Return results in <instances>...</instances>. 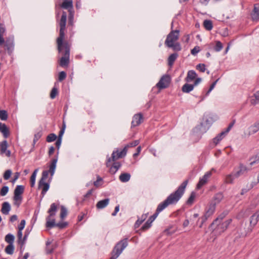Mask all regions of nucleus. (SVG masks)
Segmentation results:
<instances>
[{"label": "nucleus", "mask_w": 259, "mask_h": 259, "mask_svg": "<svg viewBox=\"0 0 259 259\" xmlns=\"http://www.w3.org/2000/svg\"><path fill=\"white\" fill-rule=\"evenodd\" d=\"M66 19L67 14L65 12H63L59 22L60 27L59 36L57 39L58 52L62 54V57L59 60V65L62 67H67L69 64L70 46L67 41L63 42Z\"/></svg>", "instance_id": "1"}, {"label": "nucleus", "mask_w": 259, "mask_h": 259, "mask_svg": "<svg viewBox=\"0 0 259 259\" xmlns=\"http://www.w3.org/2000/svg\"><path fill=\"white\" fill-rule=\"evenodd\" d=\"M188 183V180L184 181L174 192L171 193L165 200L159 203L155 212L147 221L151 224L161 211L168 205L176 204L183 195Z\"/></svg>", "instance_id": "2"}, {"label": "nucleus", "mask_w": 259, "mask_h": 259, "mask_svg": "<svg viewBox=\"0 0 259 259\" xmlns=\"http://www.w3.org/2000/svg\"><path fill=\"white\" fill-rule=\"evenodd\" d=\"M57 160V158L53 159L52 160L51 163L49 166V170L43 171L42 173L41 178L38 183V188L42 189L41 194L42 197L44 196L46 192L49 190L50 187L49 184L46 183L45 181L48 178L49 173L51 174V176H53L54 174Z\"/></svg>", "instance_id": "3"}, {"label": "nucleus", "mask_w": 259, "mask_h": 259, "mask_svg": "<svg viewBox=\"0 0 259 259\" xmlns=\"http://www.w3.org/2000/svg\"><path fill=\"white\" fill-rule=\"evenodd\" d=\"M57 210V205L55 203H52L48 211L49 215L46 218L47 222L46 225L47 228H52L54 227H58L62 229L66 228L68 226V224L67 222H65L56 224L55 219H52V217L55 215Z\"/></svg>", "instance_id": "4"}, {"label": "nucleus", "mask_w": 259, "mask_h": 259, "mask_svg": "<svg viewBox=\"0 0 259 259\" xmlns=\"http://www.w3.org/2000/svg\"><path fill=\"white\" fill-rule=\"evenodd\" d=\"M127 245V238H124L117 243L111 252L110 259H116Z\"/></svg>", "instance_id": "5"}, {"label": "nucleus", "mask_w": 259, "mask_h": 259, "mask_svg": "<svg viewBox=\"0 0 259 259\" xmlns=\"http://www.w3.org/2000/svg\"><path fill=\"white\" fill-rule=\"evenodd\" d=\"M126 153L127 151L124 148H123L120 151H119L118 150L113 151L111 154V157H108L107 158V161L106 162V166H110L111 161H116L117 159L124 157L126 155Z\"/></svg>", "instance_id": "6"}, {"label": "nucleus", "mask_w": 259, "mask_h": 259, "mask_svg": "<svg viewBox=\"0 0 259 259\" xmlns=\"http://www.w3.org/2000/svg\"><path fill=\"white\" fill-rule=\"evenodd\" d=\"M180 31L179 30H172L167 35L165 40V45L167 46H172L171 44L177 41L179 38Z\"/></svg>", "instance_id": "7"}, {"label": "nucleus", "mask_w": 259, "mask_h": 259, "mask_svg": "<svg viewBox=\"0 0 259 259\" xmlns=\"http://www.w3.org/2000/svg\"><path fill=\"white\" fill-rule=\"evenodd\" d=\"M24 191V187L22 185H18L14 190V200L15 205L19 206L21 202L22 197L21 195Z\"/></svg>", "instance_id": "8"}, {"label": "nucleus", "mask_w": 259, "mask_h": 259, "mask_svg": "<svg viewBox=\"0 0 259 259\" xmlns=\"http://www.w3.org/2000/svg\"><path fill=\"white\" fill-rule=\"evenodd\" d=\"M232 220L230 219L225 222H218L217 224H214L217 226L214 229V231L219 234H221L224 232L228 228L230 224L231 223Z\"/></svg>", "instance_id": "9"}, {"label": "nucleus", "mask_w": 259, "mask_h": 259, "mask_svg": "<svg viewBox=\"0 0 259 259\" xmlns=\"http://www.w3.org/2000/svg\"><path fill=\"white\" fill-rule=\"evenodd\" d=\"M170 77L169 75H163L159 82L156 84V87L159 89H163L167 88L170 82Z\"/></svg>", "instance_id": "10"}, {"label": "nucleus", "mask_w": 259, "mask_h": 259, "mask_svg": "<svg viewBox=\"0 0 259 259\" xmlns=\"http://www.w3.org/2000/svg\"><path fill=\"white\" fill-rule=\"evenodd\" d=\"M3 45H4L5 49L8 51V53L9 54H11L14 49V38L11 37H7Z\"/></svg>", "instance_id": "11"}, {"label": "nucleus", "mask_w": 259, "mask_h": 259, "mask_svg": "<svg viewBox=\"0 0 259 259\" xmlns=\"http://www.w3.org/2000/svg\"><path fill=\"white\" fill-rule=\"evenodd\" d=\"M211 175L212 173L210 171H207L204 175L200 179L198 184H197L196 188L197 189H200L203 185L206 184Z\"/></svg>", "instance_id": "12"}, {"label": "nucleus", "mask_w": 259, "mask_h": 259, "mask_svg": "<svg viewBox=\"0 0 259 259\" xmlns=\"http://www.w3.org/2000/svg\"><path fill=\"white\" fill-rule=\"evenodd\" d=\"M259 131V120L255 122L252 125L248 128V133H245L246 137H249L251 135L254 134Z\"/></svg>", "instance_id": "13"}, {"label": "nucleus", "mask_w": 259, "mask_h": 259, "mask_svg": "<svg viewBox=\"0 0 259 259\" xmlns=\"http://www.w3.org/2000/svg\"><path fill=\"white\" fill-rule=\"evenodd\" d=\"M249 170V169L246 165L242 163H239L238 168L234 172L236 178H239L240 176L247 173Z\"/></svg>", "instance_id": "14"}, {"label": "nucleus", "mask_w": 259, "mask_h": 259, "mask_svg": "<svg viewBox=\"0 0 259 259\" xmlns=\"http://www.w3.org/2000/svg\"><path fill=\"white\" fill-rule=\"evenodd\" d=\"M143 119V116L141 113L135 114L133 117L131 127H134L140 125L142 123Z\"/></svg>", "instance_id": "15"}, {"label": "nucleus", "mask_w": 259, "mask_h": 259, "mask_svg": "<svg viewBox=\"0 0 259 259\" xmlns=\"http://www.w3.org/2000/svg\"><path fill=\"white\" fill-rule=\"evenodd\" d=\"M113 162L112 164L111 163L110 166L108 167L109 171L112 175L115 174L121 166V163L120 162L116 161Z\"/></svg>", "instance_id": "16"}, {"label": "nucleus", "mask_w": 259, "mask_h": 259, "mask_svg": "<svg viewBox=\"0 0 259 259\" xmlns=\"http://www.w3.org/2000/svg\"><path fill=\"white\" fill-rule=\"evenodd\" d=\"M259 221V209L257 210L254 213H253L250 218V225L252 228Z\"/></svg>", "instance_id": "17"}, {"label": "nucleus", "mask_w": 259, "mask_h": 259, "mask_svg": "<svg viewBox=\"0 0 259 259\" xmlns=\"http://www.w3.org/2000/svg\"><path fill=\"white\" fill-rule=\"evenodd\" d=\"M251 16L252 20L254 21L259 20V4L254 5L253 10L251 13Z\"/></svg>", "instance_id": "18"}, {"label": "nucleus", "mask_w": 259, "mask_h": 259, "mask_svg": "<svg viewBox=\"0 0 259 259\" xmlns=\"http://www.w3.org/2000/svg\"><path fill=\"white\" fill-rule=\"evenodd\" d=\"M0 132H1L5 138H7L10 135L9 128L5 123L0 122Z\"/></svg>", "instance_id": "19"}, {"label": "nucleus", "mask_w": 259, "mask_h": 259, "mask_svg": "<svg viewBox=\"0 0 259 259\" xmlns=\"http://www.w3.org/2000/svg\"><path fill=\"white\" fill-rule=\"evenodd\" d=\"M61 7L63 9H68L70 14H71L73 10V4L72 0H67L64 1L61 5Z\"/></svg>", "instance_id": "20"}, {"label": "nucleus", "mask_w": 259, "mask_h": 259, "mask_svg": "<svg viewBox=\"0 0 259 259\" xmlns=\"http://www.w3.org/2000/svg\"><path fill=\"white\" fill-rule=\"evenodd\" d=\"M197 74L194 70H189L187 73L185 80L187 82H191L196 78Z\"/></svg>", "instance_id": "21"}, {"label": "nucleus", "mask_w": 259, "mask_h": 259, "mask_svg": "<svg viewBox=\"0 0 259 259\" xmlns=\"http://www.w3.org/2000/svg\"><path fill=\"white\" fill-rule=\"evenodd\" d=\"M109 199L106 198L97 202L96 207L98 209H103L108 205L109 202Z\"/></svg>", "instance_id": "22"}, {"label": "nucleus", "mask_w": 259, "mask_h": 259, "mask_svg": "<svg viewBox=\"0 0 259 259\" xmlns=\"http://www.w3.org/2000/svg\"><path fill=\"white\" fill-rule=\"evenodd\" d=\"M11 210V206L9 202H4L2 204V212L4 214H8Z\"/></svg>", "instance_id": "23"}, {"label": "nucleus", "mask_w": 259, "mask_h": 259, "mask_svg": "<svg viewBox=\"0 0 259 259\" xmlns=\"http://www.w3.org/2000/svg\"><path fill=\"white\" fill-rule=\"evenodd\" d=\"M194 87L193 84H191L186 83L183 85L182 91L183 93H189L194 89Z\"/></svg>", "instance_id": "24"}, {"label": "nucleus", "mask_w": 259, "mask_h": 259, "mask_svg": "<svg viewBox=\"0 0 259 259\" xmlns=\"http://www.w3.org/2000/svg\"><path fill=\"white\" fill-rule=\"evenodd\" d=\"M236 178L235 172L227 175L225 177V183L226 184H233L234 179Z\"/></svg>", "instance_id": "25"}, {"label": "nucleus", "mask_w": 259, "mask_h": 259, "mask_svg": "<svg viewBox=\"0 0 259 259\" xmlns=\"http://www.w3.org/2000/svg\"><path fill=\"white\" fill-rule=\"evenodd\" d=\"M131 174L129 173H122L119 177V180L123 183L128 182L131 179Z\"/></svg>", "instance_id": "26"}, {"label": "nucleus", "mask_w": 259, "mask_h": 259, "mask_svg": "<svg viewBox=\"0 0 259 259\" xmlns=\"http://www.w3.org/2000/svg\"><path fill=\"white\" fill-rule=\"evenodd\" d=\"M228 212L227 211H224L215 220L213 221L210 226L212 227L213 225H214V224H217L218 222H222V221L228 214Z\"/></svg>", "instance_id": "27"}, {"label": "nucleus", "mask_w": 259, "mask_h": 259, "mask_svg": "<svg viewBox=\"0 0 259 259\" xmlns=\"http://www.w3.org/2000/svg\"><path fill=\"white\" fill-rule=\"evenodd\" d=\"M227 133L224 131L220 133L217 137L213 139V143L217 145L220 141H221L226 135Z\"/></svg>", "instance_id": "28"}, {"label": "nucleus", "mask_w": 259, "mask_h": 259, "mask_svg": "<svg viewBox=\"0 0 259 259\" xmlns=\"http://www.w3.org/2000/svg\"><path fill=\"white\" fill-rule=\"evenodd\" d=\"M178 57V54L177 53H173L171 54L168 58V65L169 66H172Z\"/></svg>", "instance_id": "29"}, {"label": "nucleus", "mask_w": 259, "mask_h": 259, "mask_svg": "<svg viewBox=\"0 0 259 259\" xmlns=\"http://www.w3.org/2000/svg\"><path fill=\"white\" fill-rule=\"evenodd\" d=\"M223 197L224 196L222 193L220 192L217 193L213 197V203H212V204H215V205H216L217 204L219 203L221 201L223 198Z\"/></svg>", "instance_id": "30"}, {"label": "nucleus", "mask_w": 259, "mask_h": 259, "mask_svg": "<svg viewBox=\"0 0 259 259\" xmlns=\"http://www.w3.org/2000/svg\"><path fill=\"white\" fill-rule=\"evenodd\" d=\"M6 31L4 25L0 23V46H2L5 42V39L3 37L4 34Z\"/></svg>", "instance_id": "31"}, {"label": "nucleus", "mask_w": 259, "mask_h": 259, "mask_svg": "<svg viewBox=\"0 0 259 259\" xmlns=\"http://www.w3.org/2000/svg\"><path fill=\"white\" fill-rule=\"evenodd\" d=\"M256 185L255 183H254V182H252L251 184H250L249 185H246V188H242L241 189V193H240V194L241 195H244V194H245L246 193H247L249 190H250V189H251L252 188H253V187Z\"/></svg>", "instance_id": "32"}, {"label": "nucleus", "mask_w": 259, "mask_h": 259, "mask_svg": "<svg viewBox=\"0 0 259 259\" xmlns=\"http://www.w3.org/2000/svg\"><path fill=\"white\" fill-rule=\"evenodd\" d=\"M38 170V168L35 169L34 170V171L33 172V173L31 176L30 181V186L31 187H33L34 186L36 174H37Z\"/></svg>", "instance_id": "33"}, {"label": "nucleus", "mask_w": 259, "mask_h": 259, "mask_svg": "<svg viewBox=\"0 0 259 259\" xmlns=\"http://www.w3.org/2000/svg\"><path fill=\"white\" fill-rule=\"evenodd\" d=\"M147 217V214H143L140 219H139L135 224V228H138L140 225L146 220Z\"/></svg>", "instance_id": "34"}, {"label": "nucleus", "mask_w": 259, "mask_h": 259, "mask_svg": "<svg viewBox=\"0 0 259 259\" xmlns=\"http://www.w3.org/2000/svg\"><path fill=\"white\" fill-rule=\"evenodd\" d=\"M215 209V204L211 203L208 210L205 212V213L206 214V215L207 216H211L214 212Z\"/></svg>", "instance_id": "35"}, {"label": "nucleus", "mask_w": 259, "mask_h": 259, "mask_svg": "<svg viewBox=\"0 0 259 259\" xmlns=\"http://www.w3.org/2000/svg\"><path fill=\"white\" fill-rule=\"evenodd\" d=\"M203 26L207 30H211L213 27L211 21L209 20H205L204 21Z\"/></svg>", "instance_id": "36"}, {"label": "nucleus", "mask_w": 259, "mask_h": 259, "mask_svg": "<svg viewBox=\"0 0 259 259\" xmlns=\"http://www.w3.org/2000/svg\"><path fill=\"white\" fill-rule=\"evenodd\" d=\"M8 148V143L6 140L3 141L1 144L0 151L2 154H4Z\"/></svg>", "instance_id": "37"}, {"label": "nucleus", "mask_w": 259, "mask_h": 259, "mask_svg": "<svg viewBox=\"0 0 259 259\" xmlns=\"http://www.w3.org/2000/svg\"><path fill=\"white\" fill-rule=\"evenodd\" d=\"M250 165H253L254 164L259 163V152L257 153L254 156L250 158Z\"/></svg>", "instance_id": "38"}, {"label": "nucleus", "mask_w": 259, "mask_h": 259, "mask_svg": "<svg viewBox=\"0 0 259 259\" xmlns=\"http://www.w3.org/2000/svg\"><path fill=\"white\" fill-rule=\"evenodd\" d=\"M14 240V236L11 234H7L5 237V241L9 243V244H13Z\"/></svg>", "instance_id": "39"}, {"label": "nucleus", "mask_w": 259, "mask_h": 259, "mask_svg": "<svg viewBox=\"0 0 259 259\" xmlns=\"http://www.w3.org/2000/svg\"><path fill=\"white\" fill-rule=\"evenodd\" d=\"M172 46H167V47L172 48L173 50L176 51H180L181 50V46L179 42H176L174 44H171Z\"/></svg>", "instance_id": "40"}, {"label": "nucleus", "mask_w": 259, "mask_h": 259, "mask_svg": "<svg viewBox=\"0 0 259 259\" xmlns=\"http://www.w3.org/2000/svg\"><path fill=\"white\" fill-rule=\"evenodd\" d=\"M14 251V246L13 244H9L5 248V252L8 254H12Z\"/></svg>", "instance_id": "41"}, {"label": "nucleus", "mask_w": 259, "mask_h": 259, "mask_svg": "<svg viewBox=\"0 0 259 259\" xmlns=\"http://www.w3.org/2000/svg\"><path fill=\"white\" fill-rule=\"evenodd\" d=\"M8 117L7 111L5 110H0V119L2 120H6Z\"/></svg>", "instance_id": "42"}, {"label": "nucleus", "mask_w": 259, "mask_h": 259, "mask_svg": "<svg viewBox=\"0 0 259 259\" xmlns=\"http://www.w3.org/2000/svg\"><path fill=\"white\" fill-rule=\"evenodd\" d=\"M140 142L139 140H135L133 142H132L128 144H127L125 147H124V149H126V151H127V149L130 147H134L136 146H137L139 144Z\"/></svg>", "instance_id": "43"}, {"label": "nucleus", "mask_w": 259, "mask_h": 259, "mask_svg": "<svg viewBox=\"0 0 259 259\" xmlns=\"http://www.w3.org/2000/svg\"><path fill=\"white\" fill-rule=\"evenodd\" d=\"M67 214V209L64 206H61V212H60V218L62 220H63Z\"/></svg>", "instance_id": "44"}, {"label": "nucleus", "mask_w": 259, "mask_h": 259, "mask_svg": "<svg viewBox=\"0 0 259 259\" xmlns=\"http://www.w3.org/2000/svg\"><path fill=\"white\" fill-rule=\"evenodd\" d=\"M57 138V136L55 134H53V133L50 134L47 136L46 141L50 143V142H53L55 140H56Z\"/></svg>", "instance_id": "45"}, {"label": "nucleus", "mask_w": 259, "mask_h": 259, "mask_svg": "<svg viewBox=\"0 0 259 259\" xmlns=\"http://www.w3.org/2000/svg\"><path fill=\"white\" fill-rule=\"evenodd\" d=\"M58 93V89L55 88V87H54L52 89V91L51 92V93H50V98L52 99L55 98V97H56V96L57 95Z\"/></svg>", "instance_id": "46"}, {"label": "nucleus", "mask_w": 259, "mask_h": 259, "mask_svg": "<svg viewBox=\"0 0 259 259\" xmlns=\"http://www.w3.org/2000/svg\"><path fill=\"white\" fill-rule=\"evenodd\" d=\"M223 49V45L220 41H217L216 42L215 46L214 48V50L216 52H219Z\"/></svg>", "instance_id": "47"}, {"label": "nucleus", "mask_w": 259, "mask_h": 259, "mask_svg": "<svg viewBox=\"0 0 259 259\" xmlns=\"http://www.w3.org/2000/svg\"><path fill=\"white\" fill-rule=\"evenodd\" d=\"M42 136V132L41 131L38 132L36 134L34 135V139H33V144L34 145L35 143L41 138Z\"/></svg>", "instance_id": "48"}, {"label": "nucleus", "mask_w": 259, "mask_h": 259, "mask_svg": "<svg viewBox=\"0 0 259 259\" xmlns=\"http://www.w3.org/2000/svg\"><path fill=\"white\" fill-rule=\"evenodd\" d=\"M66 77V73L65 71H61L59 73L58 80L59 81H62L64 80Z\"/></svg>", "instance_id": "49"}, {"label": "nucleus", "mask_w": 259, "mask_h": 259, "mask_svg": "<svg viewBox=\"0 0 259 259\" xmlns=\"http://www.w3.org/2000/svg\"><path fill=\"white\" fill-rule=\"evenodd\" d=\"M9 191V188L8 186H4L2 188L0 191V195L1 196H5Z\"/></svg>", "instance_id": "50"}, {"label": "nucleus", "mask_w": 259, "mask_h": 259, "mask_svg": "<svg viewBox=\"0 0 259 259\" xmlns=\"http://www.w3.org/2000/svg\"><path fill=\"white\" fill-rule=\"evenodd\" d=\"M254 97L255 98V100H251V104H253V105H255V104H256L257 103H258L259 102V91H257V92H256L254 94Z\"/></svg>", "instance_id": "51"}, {"label": "nucleus", "mask_w": 259, "mask_h": 259, "mask_svg": "<svg viewBox=\"0 0 259 259\" xmlns=\"http://www.w3.org/2000/svg\"><path fill=\"white\" fill-rule=\"evenodd\" d=\"M196 69L201 72H204L206 70L205 65L204 64H199L196 66Z\"/></svg>", "instance_id": "52"}, {"label": "nucleus", "mask_w": 259, "mask_h": 259, "mask_svg": "<svg viewBox=\"0 0 259 259\" xmlns=\"http://www.w3.org/2000/svg\"><path fill=\"white\" fill-rule=\"evenodd\" d=\"M11 174L12 171L10 169L7 170L4 174V179L8 180L10 178Z\"/></svg>", "instance_id": "53"}, {"label": "nucleus", "mask_w": 259, "mask_h": 259, "mask_svg": "<svg viewBox=\"0 0 259 259\" xmlns=\"http://www.w3.org/2000/svg\"><path fill=\"white\" fill-rule=\"evenodd\" d=\"M195 197V194L194 192H192L189 196L187 202L188 204H192Z\"/></svg>", "instance_id": "54"}, {"label": "nucleus", "mask_w": 259, "mask_h": 259, "mask_svg": "<svg viewBox=\"0 0 259 259\" xmlns=\"http://www.w3.org/2000/svg\"><path fill=\"white\" fill-rule=\"evenodd\" d=\"M259 203V197H256L251 203L252 207H255Z\"/></svg>", "instance_id": "55"}, {"label": "nucleus", "mask_w": 259, "mask_h": 259, "mask_svg": "<svg viewBox=\"0 0 259 259\" xmlns=\"http://www.w3.org/2000/svg\"><path fill=\"white\" fill-rule=\"evenodd\" d=\"M200 51V47L199 46H195L193 49L191 51V53L192 55L195 56Z\"/></svg>", "instance_id": "56"}, {"label": "nucleus", "mask_w": 259, "mask_h": 259, "mask_svg": "<svg viewBox=\"0 0 259 259\" xmlns=\"http://www.w3.org/2000/svg\"><path fill=\"white\" fill-rule=\"evenodd\" d=\"M151 226V224L147 221L145 224L142 227L141 230L142 231H146L150 228Z\"/></svg>", "instance_id": "57"}, {"label": "nucleus", "mask_w": 259, "mask_h": 259, "mask_svg": "<svg viewBox=\"0 0 259 259\" xmlns=\"http://www.w3.org/2000/svg\"><path fill=\"white\" fill-rule=\"evenodd\" d=\"M28 234L29 233L26 231L23 238H22L21 241H20V242L19 243L21 246H23L25 244V241L27 239Z\"/></svg>", "instance_id": "58"}, {"label": "nucleus", "mask_w": 259, "mask_h": 259, "mask_svg": "<svg viewBox=\"0 0 259 259\" xmlns=\"http://www.w3.org/2000/svg\"><path fill=\"white\" fill-rule=\"evenodd\" d=\"M218 80L219 79H217L211 84L208 91L206 93V95H208L209 94V93L213 89Z\"/></svg>", "instance_id": "59"}, {"label": "nucleus", "mask_w": 259, "mask_h": 259, "mask_svg": "<svg viewBox=\"0 0 259 259\" xmlns=\"http://www.w3.org/2000/svg\"><path fill=\"white\" fill-rule=\"evenodd\" d=\"M235 123V119H233L231 122H230L228 125V127L226 128V132L228 133L232 127L233 126Z\"/></svg>", "instance_id": "60"}, {"label": "nucleus", "mask_w": 259, "mask_h": 259, "mask_svg": "<svg viewBox=\"0 0 259 259\" xmlns=\"http://www.w3.org/2000/svg\"><path fill=\"white\" fill-rule=\"evenodd\" d=\"M25 225V221L24 220H21L20 224L18 226V230H22L24 228Z\"/></svg>", "instance_id": "61"}, {"label": "nucleus", "mask_w": 259, "mask_h": 259, "mask_svg": "<svg viewBox=\"0 0 259 259\" xmlns=\"http://www.w3.org/2000/svg\"><path fill=\"white\" fill-rule=\"evenodd\" d=\"M65 128V125L64 124L63 127H62V129L59 132V136H58V138L62 139V136H63V135L64 134V133Z\"/></svg>", "instance_id": "62"}, {"label": "nucleus", "mask_w": 259, "mask_h": 259, "mask_svg": "<svg viewBox=\"0 0 259 259\" xmlns=\"http://www.w3.org/2000/svg\"><path fill=\"white\" fill-rule=\"evenodd\" d=\"M102 181V179L100 177H98L97 180L96 181H95L94 183V186L97 187H98L100 185L99 183Z\"/></svg>", "instance_id": "63"}, {"label": "nucleus", "mask_w": 259, "mask_h": 259, "mask_svg": "<svg viewBox=\"0 0 259 259\" xmlns=\"http://www.w3.org/2000/svg\"><path fill=\"white\" fill-rule=\"evenodd\" d=\"M201 80L202 79L200 77L196 78L193 84L194 87H196L201 81Z\"/></svg>", "instance_id": "64"}]
</instances>
